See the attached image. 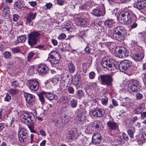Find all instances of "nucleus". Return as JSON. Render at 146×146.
Segmentation results:
<instances>
[{
    "mask_svg": "<svg viewBox=\"0 0 146 146\" xmlns=\"http://www.w3.org/2000/svg\"><path fill=\"white\" fill-rule=\"evenodd\" d=\"M33 115L32 113H24L21 116V120L22 122L27 125L31 132L36 133V131L33 129L34 126L33 120Z\"/></svg>",
    "mask_w": 146,
    "mask_h": 146,
    "instance_id": "obj_1",
    "label": "nucleus"
},
{
    "mask_svg": "<svg viewBox=\"0 0 146 146\" xmlns=\"http://www.w3.org/2000/svg\"><path fill=\"white\" fill-rule=\"evenodd\" d=\"M113 62V58L110 57L106 56L103 58L101 64L104 68L111 71L113 73L115 72L117 70L116 66Z\"/></svg>",
    "mask_w": 146,
    "mask_h": 146,
    "instance_id": "obj_2",
    "label": "nucleus"
},
{
    "mask_svg": "<svg viewBox=\"0 0 146 146\" xmlns=\"http://www.w3.org/2000/svg\"><path fill=\"white\" fill-rule=\"evenodd\" d=\"M132 14L129 12L122 11L119 15L118 21L121 24H129L132 22Z\"/></svg>",
    "mask_w": 146,
    "mask_h": 146,
    "instance_id": "obj_3",
    "label": "nucleus"
},
{
    "mask_svg": "<svg viewBox=\"0 0 146 146\" xmlns=\"http://www.w3.org/2000/svg\"><path fill=\"white\" fill-rule=\"evenodd\" d=\"M40 34L37 31H33L28 35V42L29 45L33 46L36 44Z\"/></svg>",
    "mask_w": 146,
    "mask_h": 146,
    "instance_id": "obj_4",
    "label": "nucleus"
},
{
    "mask_svg": "<svg viewBox=\"0 0 146 146\" xmlns=\"http://www.w3.org/2000/svg\"><path fill=\"white\" fill-rule=\"evenodd\" d=\"M115 56L120 58H124L129 55V52L123 46H118L114 50Z\"/></svg>",
    "mask_w": 146,
    "mask_h": 146,
    "instance_id": "obj_5",
    "label": "nucleus"
},
{
    "mask_svg": "<svg viewBox=\"0 0 146 146\" xmlns=\"http://www.w3.org/2000/svg\"><path fill=\"white\" fill-rule=\"evenodd\" d=\"M48 58L51 64H55L59 62L60 56L58 52L52 51L49 54Z\"/></svg>",
    "mask_w": 146,
    "mask_h": 146,
    "instance_id": "obj_6",
    "label": "nucleus"
},
{
    "mask_svg": "<svg viewBox=\"0 0 146 146\" xmlns=\"http://www.w3.org/2000/svg\"><path fill=\"white\" fill-rule=\"evenodd\" d=\"M100 79L104 84L108 86H111L113 79L110 74H104L100 75Z\"/></svg>",
    "mask_w": 146,
    "mask_h": 146,
    "instance_id": "obj_7",
    "label": "nucleus"
},
{
    "mask_svg": "<svg viewBox=\"0 0 146 146\" xmlns=\"http://www.w3.org/2000/svg\"><path fill=\"white\" fill-rule=\"evenodd\" d=\"M139 82L137 80H131L128 85L129 90L130 92H135L138 91L140 87Z\"/></svg>",
    "mask_w": 146,
    "mask_h": 146,
    "instance_id": "obj_8",
    "label": "nucleus"
},
{
    "mask_svg": "<svg viewBox=\"0 0 146 146\" xmlns=\"http://www.w3.org/2000/svg\"><path fill=\"white\" fill-rule=\"evenodd\" d=\"M19 139L21 143L26 142L28 139V133L26 130L22 128L18 131V133Z\"/></svg>",
    "mask_w": 146,
    "mask_h": 146,
    "instance_id": "obj_9",
    "label": "nucleus"
},
{
    "mask_svg": "<svg viewBox=\"0 0 146 146\" xmlns=\"http://www.w3.org/2000/svg\"><path fill=\"white\" fill-rule=\"evenodd\" d=\"M132 65L131 61L129 60H125L120 62L119 66V69L122 71L127 70Z\"/></svg>",
    "mask_w": 146,
    "mask_h": 146,
    "instance_id": "obj_10",
    "label": "nucleus"
},
{
    "mask_svg": "<svg viewBox=\"0 0 146 146\" xmlns=\"http://www.w3.org/2000/svg\"><path fill=\"white\" fill-rule=\"evenodd\" d=\"M29 89L33 92H36L39 88L38 82L36 80L32 79L29 80Z\"/></svg>",
    "mask_w": 146,
    "mask_h": 146,
    "instance_id": "obj_11",
    "label": "nucleus"
},
{
    "mask_svg": "<svg viewBox=\"0 0 146 146\" xmlns=\"http://www.w3.org/2000/svg\"><path fill=\"white\" fill-rule=\"evenodd\" d=\"M24 95L27 102L29 105H32L34 104L35 100L34 96L27 93H25Z\"/></svg>",
    "mask_w": 146,
    "mask_h": 146,
    "instance_id": "obj_12",
    "label": "nucleus"
},
{
    "mask_svg": "<svg viewBox=\"0 0 146 146\" xmlns=\"http://www.w3.org/2000/svg\"><path fill=\"white\" fill-rule=\"evenodd\" d=\"M37 71L39 74L42 75L46 74L48 71V67L43 64H41L39 65Z\"/></svg>",
    "mask_w": 146,
    "mask_h": 146,
    "instance_id": "obj_13",
    "label": "nucleus"
},
{
    "mask_svg": "<svg viewBox=\"0 0 146 146\" xmlns=\"http://www.w3.org/2000/svg\"><path fill=\"white\" fill-rule=\"evenodd\" d=\"M101 140V137L100 134L96 133L93 135L92 141L94 144L96 145H98L100 143Z\"/></svg>",
    "mask_w": 146,
    "mask_h": 146,
    "instance_id": "obj_14",
    "label": "nucleus"
},
{
    "mask_svg": "<svg viewBox=\"0 0 146 146\" xmlns=\"http://www.w3.org/2000/svg\"><path fill=\"white\" fill-rule=\"evenodd\" d=\"M80 77V75L77 74L75 75L73 79V84L77 87H79L81 85V82Z\"/></svg>",
    "mask_w": 146,
    "mask_h": 146,
    "instance_id": "obj_15",
    "label": "nucleus"
},
{
    "mask_svg": "<svg viewBox=\"0 0 146 146\" xmlns=\"http://www.w3.org/2000/svg\"><path fill=\"white\" fill-rule=\"evenodd\" d=\"M92 126L98 130H102L103 128L102 122L98 121H95L93 122L92 123Z\"/></svg>",
    "mask_w": 146,
    "mask_h": 146,
    "instance_id": "obj_16",
    "label": "nucleus"
},
{
    "mask_svg": "<svg viewBox=\"0 0 146 146\" xmlns=\"http://www.w3.org/2000/svg\"><path fill=\"white\" fill-rule=\"evenodd\" d=\"M108 128L110 130L116 129L118 128V125L116 123L113 121H109L107 123Z\"/></svg>",
    "mask_w": 146,
    "mask_h": 146,
    "instance_id": "obj_17",
    "label": "nucleus"
},
{
    "mask_svg": "<svg viewBox=\"0 0 146 146\" xmlns=\"http://www.w3.org/2000/svg\"><path fill=\"white\" fill-rule=\"evenodd\" d=\"M139 9H141L146 7V0H138L136 5Z\"/></svg>",
    "mask_w": 146,
    "mask_h": 146,
    "instance_id": "obj_18",
    "label": "nucleus"
},
{
    "mask_svg": "<svg viewBox=\"0 0 146 146\" xmlns=\"http://www.w3.org/2000/svg\"><path fill=\"white\" fill-rule=\"evenodd\" d=\"M144 57V54L142 53H139L137 54H134L133 56V59L137 62L141 61Z\"/></svg>",
    "mask_w": 146,
    "mask_h": 146,
    "instance_id": "obj_19",
    "label": "nucleus"
},
{
    "mask_svg": "<svg viewBox=\"0 0 146 146\" xmlns=\"http://www.w3.org/2000/svg\"><path fill=\"white\" fill-rule=\"evenodd\" d=\"M113 32L125 35L126 34V31L123 27L118 26L115 28Z\"/></svg>",
    "mask_w": 146,
    "mask_h": 146,
    "instance_id": "obj_20",
    "label": "nucleus"
},
{
    "mask_svg": "<svg viewBox=\"0 0 146 146\" xmlns=\"http://www.w3.org/2000/svg\"><path fill=\"white\" fill-rule=\"evenodd\" d=\"M124 35L113 32V38L118 41H121L123 40L124 38Z\"/></svg>",
    "mask_w": 146,
    "mask_h": 146,
    "instance_id": "obj_21",
    "label": "nucleus"
},
{
    "mask_svg": "<svg viewBox=\"0 0 146 146\" xmlns=\"http://www.w3.org/2000/svg\"><path fill=\"white\" fill-rule=\"evenodd\" d=\"M145 108V104L142 103L139 107L136 108L134 110V113L137 114H141L144 110Z\"/></svg>",
    "mask_w": 146,
    "mask_h": 146,
    "instance_id": "obj_22",
    "label": "nucleus"
},
{
    "mask_svg": "<svg viewBox=\"0 0 146 146\" xmlns=\"http://www.w3.org/2000/svg\"><path fill=\"white\" fill-rule=\"evenodd\" d=\"M62 77L61 75L57 74L54 76L52 81V83L54 85L57 84L59 82H61L62 80Z\"/></svg>",
    "mask_w": 146,
    "mask_h": 146,
    "instance_id": "obj_23",
    "label": "nucleus"
},
{
    "mask_svg": "<svg viewBox=\"0 0 146 146\" xmlns=\"http://www.w3.org/2000/svg\"><path fill=\"white\" fill-rule=\"evenodd\" d=\"M36 15V14L35 13H29L27 15L26 19L29 22L31 23L33 20L34 19Z\"/></svg>",
    "mask_w": 146,
    "mask_h": 146,
    "instance_id": "obj_24",
    "label": "nucleus"
},
{
    "mask_svg": "<svg viewBox=\"0 0 146 146\" xmlns=\"http://www.w3.org/2000/svg\"><path fill=\"white\" fill-rule=\"evenodd\" d=\"M44 95L49 100H52L57 98V96L56 95L51 93H46Z\"/></svg>",
    "mask_w": 146,
    "mask_h": 146,
    "instance_id": "obj_25",
    "label": "nucleus"
},
{
    "mask_svg": "<svg viewBox=\"0 0 146 146\" xmlns=\"http://www.w3.org/2000/svg\"><path fill=\"white\" fill-rule=\"evenodd\" d=\"M75 135V133L73 131H70L68 132L66 137V139L68 140L71 141L72 140Z\"/></svg>",
    "mask_w": 146,
    "mask_h": 146,
    "instance_id": "obj_26",
    "label": "nucleus"
},
{
    "mask_svg": "<svg viewBox=\"0 0 146 146\" xmlns=\"http://www.w3.org/2000/svg\"><path fill=\"white\" fill-rule=\"evenodd\" d=\"M78 119L80 121H83L86 119L85 114L81 111H79L77 113Z\"/></svg>",
    "mask_w": 146,
    "mask_h": 146,
    "instance_id": "obj_27",
    "label": "nucleus"
},
{
    "mask_svg": "<svg viewBox=\"0 0 146 146\" xmlns=\"http://www.w3.org/2000/svg\"><path fill=\"white\" fill-rule=\"evenodd\" d=\"M92 14L97 17H99L102 15V12L101 10L98 9H95L93 10Z\"/></svg>",
    "mask_w": 146,
    "mask_h": 146,
    "instance_id": "obj_28",
    "label": "nucleus"
},
{
    "mask_svg": "<svg viewBox=\"0 0 146 146\" xmlns=\"http://www.w3.org/2000/svg\"><path fill=\"white\" fill-rule=\"evenodd\" d=\"M2 11V15L4 17L7 15L10 12L9 7L7 6L4 7Z\"/></svg>",
    "mask_w": 146,
    "mask_h": 146,
    "instance_id": "obj_29",
    "label": "nucleus"
},
{
    "mask_svg": "<svg viewBox=\"0 0 146 146\" xmlns=\"http://www.w3.org/2000/svg\"><path fill=\"white\" fill-rule=\"evenodd\" d=\"M68 68L69 72L70 73H73L75 70V67L72 63H70L68 64Z\"/></svg>",
    "mask_w": 146,
    "mask_h": 146,
    "instance_id": "obj_30",
    "label": "nucleus"
},
{
    "mask_svg": "<svg viewBox=\"0 0 146 146\" xmlns=\"http://www.w3.org/2000/svg\"><path fill=\"white\" fill-rule=\"evenodd\" d=\"M104 25L106 27L110 28L113 27V24L112 20L108 19L105 22Z\"/></svg>",
    "mask_w": 146,
    "mask_h": 146,
    "instance_id": "obj_31",
    "label": "nucleus"
},
{
    "mask_svg": "<svg viewBox=\"0 0 146 146\" xmlns=\"http://www.w3.org/2000/svg\"><path fill=\"white\" fill-rule=\"evenodd\" d=\"M15 5V6L19 9H20L23 7L22 2L20 0H18L16 2Z\"/></svg>",
    "mask_w": 146,
    "mask_h": 146,
    "instance_id": "obj_32",
    "label": "nucleus"
},
{
    "mask_svg": "<svg viewBox=\"0 0 146 146\" xmlns=\"http://www.w3.org/2000/svg\"><path fill=\"white\" fill-rule=\"evenodd\" d=\"M26 37L25 35L20 36L17 38V40L19 42H24L26 40Z\"/></svg>",
    "mask_w": 146,
    "mask_h": 146,
    "instance_id": "obj_33",
    "label": "nucleus"
},
{
    "mask_svg": "<svg viewBox=\"0 0 146 146\" xmlns=\"http://www.w3.org/2000/svg\"><path fill=\"white\" fill-rule=\"evenodd\" d=\"M70 103L71 106L73 108H75L77 106V101L74 99H73L71 100Z\"/></svg>",
    "mask_w": 146,
    "mask_h": 146,
    "instance_id": "obj_34",
    "label": "nucleus"
},
{
    "mask_svg": "<svg viewBox=\"0 0 146 146\" xmlns=\"http://www.w3.org/2000/svg\"><path fill=\"white\" fill-rule=\"evenodd\" d=\"M12 53L15 54L19 53L21 51L20 49L18 47H14L10 48Z\"/></svg>",
    "mask_w": 146,
    "mask_h": 146,
    "instance_id": "obj_35",
    "label": "nucleus"
},
{
    "mask_svg": "<svg viewBox=\"0 0 146 146\" xmlns=\"http://www.w3.org/2000/svg\"><path fill=\"white\" fill-rule=\"evenodd\" d=\"M3 56L5 58L9 59L11 58V53L9 51H5L3 53Z\"/></svg>",
    "mask_w": 146,
    "mask_h": 146,
    "instance_id": "obj_36",
    "label": "nucleus"
},
{
    "mask_svg": "<svg viewBox=\"0 0 146 146\" xmlns=\"http://www.w3.org/2000/svg\"><path fill=\"white\" fill-rule=\"evenodd\" d=\"M44 94H43L42 93H40L38 95L39 100L42 103H43L45 102V98L44 95Z\"/></svg>",
    "mask_w": 146,
    "mask_h": 146,
    "instance_id": "obj_37",
    "label": "nucleus"
},
{
    "mask_svg": "<svg viewBox=\"0 0 146 146\" xmlns=\"http://www.w3.org/2000/svg\"><path fill=\"white\" fill-rule=\"evenodd\" d=\"M9 93L11 95H14L17 94L18 91L17 89H11L9 90Z\"/></svg>",
    "mask_w": 146,
    "mask_h": 146,
    "instance_id": "obj_38",
    "label": "nucleus"
},
{
    "mask_svg": "<svg viewBox=\"0 0 146 146\" xmlns=\"http://www.w3.org/2000/svg\"><path fill=\"white\" fill-rule=\"evenodd\" d=\"M76 94L77 96L80 97H81L83 96L84 92L82 90L80 89L77 91Z\"/></svg>",
    "mask_w": 146,
    "mask_h": 146,
    "instance_id": "obj_39",
    "label": "nucleus"
},
{
    "mask_svg": "<svg viewBox=\"0 0 146 146\" xmlns=\"http://www.w3.org/2000/svg\"><path fill=\"white\" fill-rule=\"evenodd\" d=\"M127 133L131 139L133 138L134 132L133 130L128 129L127 131Z\"/></svg>",
    "mask_w": 146,
    "mask_h": 146,
    "instance_id": "obj_40",
    "label": "nucleus"
},
{
    "mask_svg": "<svg viewBox=\"0 0 146 146\" xmlns=\"http://www.w3.org/2000/svg\"><path fill=\"white\" fill-rule=\"evenodd\" d=\"M35 54L34 53L31 52L28 53L27 57V60L29 61L32 58L33 56L35 55Z\"/></svg>",
    "mask_w": 146,
    "mask_h": 146,
    "instance_id": "obj_41",
    "label": "nucleus"
},
{
    "mask_svg": "<svg viewBox=\"0 0 146 146\" xmlns=\"http://www.w3.org/2000/svg\"><path fill=\"white\" fill-rule=\"evenodd\" d=\"M95 73L93 71L90 72L89 74V78L91 79H94L95 77Z\"/></svg>",
    "mask_w": 146,
    "mask_h": 146,
    "instance_id": "obj_42",
    "label": "nucleus"
},
{
    "mask_svg": "<svg viewBox=\"0 0 146 146\" xmlns=\"http://www.w3.org/2000/svg\"><path fill=\"white\" fill-rule=\"evenodd\" d=\"M78 22L81 25H85L86 23V21L82 18L79 19Z\"/></svg>",
    "mask_w": 146,
    "mask_h": 146,
    "instance_id": "obj_43",
    "label": "nucleus"
},
{
    "mask_svg": "<svg viewBox=\"0 0 146 146\" xmlns=\"http://www.w3.org/2000/svg\"><path fill=\"white\" fill-rule=\"evenodd\" d=\"M66 37V35L64 33L60 34L58 36V38L59 40H62L65 39Z\"/></svg>",
    "mask_w": 146,
    "mask_h": 146,
    "instance_id": "obj_44",
    "label": "nucleus"
},
{
    "mask_svg": "<svg viewBox=\"0 0 146 146\" xmlns=\"http://www.w3.org/2000/svg\"><path fill=\"white\" fill-rule=\"evenodd\" d=\"M108 101V98H102V104L104 105H106Z\"/></svg>",
    "mask_w": 146,
    "mask_h": 146,
    "instance_id": "obj_45",
    "label": "nucleus"
},
{
    "mask_svg": "<svg viewBox=\"0 0 146 146\" xmlns=\"http://www.w3.org/2000/svg\"><path fill=\"white\" fill-rule=\"evenodd\" d=\"M11 99V97L8 93L6 94V96L5 98V100L6 101L9 102Z\"/></svg>",
    "mask_w": 146,
    "mask_h": 146,
    "instance_id": "obj_46",
    "label": "nucleus"
},
{
    "mask_svg": "<svg viewBox=\"0 0 146 146\" xmlns=\"http://www.w3.org/2000/svg\"><path fill=\"white\" fill-rule=\"evenodd\" d=\"M98 110V117H101L102 116L104 115V113L101 110L99 109Z\"/></svg>",
    "mask_w": 146,
    "mask_h": 146,
    "instance_id": "obj_47",
    "label": "nucleus"
},
{
    "mask_svg": "<svg viewBox=\"0 0 146 146\" xmlns=\"http://www.w3.org/2000/svg\"><path fill=\"white\" fill-rule=\"evenodd\" d=\"M68 90L70 94H73L74 92V89L71 86L68 87Z\"/></svg>",
    "mask_w": 146,
    "mask_h": 146,
    "instance_id": "obj_48",
    "label": "nucleus"
},
{
    "mask_svg": "<svg viewBox=\"0 0 146 146\" xmlns=\"http://www.w3.org/2000/svg\"><path fill=\"white\" fill-rule=\"evenodd\" d=\"M57 2L58 4L60 5H62L65 2L64 0H57Z\"/></svg>",
    "mask_w": 146,
    "mask_h": 146,
    "instance_id": "obj_49",
    "label": "nucleus"
},
{
    "mask_svg": "<svg viewBox=\"0 0 146 146\" xmlns=\"http://www.w3.org/2000/svg\"><path fill=\"white\" fill-rule=\"evenodd\" d=\"M136 97L137 99L140 100L143 98V96L141 94L138 93L136 94Z\"/></svg>",
    "mask_w": 146,
    "mask_h": 146,
    "instance_id": "obj_50",
    "label": "nucleus"
},
{
    "mask_svg": "<svg viewBox=\"0 0 146 146\" xmlns=\"http://www.w3.org/2000/svg\"><path fill=\"white\" fill-rule=\"evenodd\" d=\"M29 3L31 6L33 7H35L37 5V3L35 1H33L29 2Z\"/></svg>",
    "mask_w": 146,
    "mask_h": 146,
    "instance_id": "obj_51",
    "label": "nucleus"
},
{
    "mask_svg": "<svg viewBox=\"0 0 146 146\" xmlns=\"http://www.w3.org/2000/svg\"><path fill=\"white\" fill-rule=\"evenodd\" d=\"M91 50V49L89 46H86L85 49V52L88 53H90Z\"/></svg>",
    "mask_w": 146,
    "mask_h": 146,
    "instance_id": "obj_52",
    "label": "nucleus"
},
{
    "mask_svg": "<svg viewBox=\"0 0 146 146\" xmlns=\"http://www.w3.org/2000/svg\"><path fill=\"white\" fill-rule=\"evenodd\" d=\"M19 16L17 14H14L13 15V21H17L18 19Z\"/></svg>",
    "mask_w": 146,
    "mask_h": 146,
    "instance_id": "obj_53",
    "label": "nucleus"
},
{
    "mask_svg": "<svg viewBox=\"0 0 146 146\" xmlns=\"http://www.w3.org/2000/svg\"><path fill=\"white\" fill-rule=\"evenodd\" d=\"M18 85V82L16 80L13 81L12 83V86L13 87H16Z\"/></svg>",
    "mask_w": 146,
    "mask_h": 146,
    "instance_id": "obj_54",
    "label": "nucleus"
},
{
    "mask_svg": "<svg viewBox=\"0 0 146 146\" xmlns=\"http://www.w3.org/2000/svg\"><path fill=\"white\" fill-rule=\"evenodd\" d=\"M98 110H94L92 112V113L93 115L97 117L98 116Z\"/></svg>",
    "mask_w": 146,
    "mask_h": 146,
    "instance_id": "obj_55",
    "label": "nucleus"
},
{
    "mask_svg": "<svg viewBox=\"0 0 146 146\" xmlns=\"http://www.w3.org/2000/svg\"><path fill=\"white\" fill-rule=\"evenodd\" d=\"M122 135L123 138L125 140L127 141L128 140L129 137L127 134H126L125 133H123L122 134Z\"/></svg>",
    "mask_w": 146,
    "mask_h": 146,
    "instance_id": "obj_56",
    "label": "nucleus"
},
{
    "mask_svg": "<svg viewBox=\"0 0 146 146\" xmlns=\"http://www.w3.org/2000/svg\"><path fill=\"white\" fill-rule=\"evenodd\" d=\"M52 42L54 46H56L58 44L57 41L55 39H52Z\"/></svg>",
    "mask_w": 146,
    "mask_h": 146,
    "instance_id": "obj_57",
    "label": "nucleus"
},
{
    "mask_svg": "<svg viewBox=\"0 0 146 146\" xmlns=\"http://www.w3.org/2000/svg\"><path fill=\"white\" fill-rule=\"evenodd\" d=\"M40 134L42 136H44L46 135L45 132L44 131L42 130H40Z\"/></svg>",
    "mask_w": 146,
    "mask_h": 146,
    "instance_id": "obj_58",
    "label": "nucleus"
},
{
    "mask_svg": "<svg viewBox=\"0 0 146 146\" xmlns=\"http://www.w3.org/2000/svg\"><path fill=\"white\" fill-rule=\"evenodd\" d=\"M45 6L47 8L50 9L52 6V4L51 3H47Z\"/></svg>",
    "mask_w": 146,
    "mask_h": 146,
    "instance_id": "obj_59",
    "label": "nucleus"
},
{
    "mask_svg": "<svg viewBox=\"0 0 146 146\" xmlns=\"http://www.w3.org/2000/svg\"><path fill=\"white\" fill-rule=\"evenodd\" d=\"M141 116L143 118H144L146 117V111L141 113Z\"/></svg>",
    "mask_w": 146,
    "mask_h": 146,
    "instance_id": "obj_60",
    "label": "nucleus"
},
{
    "mask_svg": "<svg viewBox=\"0 0 146 146\" xmlns=\"http://www.w3.org/2000/svg\"><path fill=\"white\" fill-rule=\"evenodd\" d=\"M46 141L45 140H43L40 143V146H45Z\"/></svg>",
    "mask_w": 146,
    "mask_h": 146,
    "instance_id": "obj_61",
    "label": "nucleus"
},
{
    "mask_svg": "<svg viewBox=\"0 0 146 146\" xmlns=\"http://www.w3.org/2000/svg\"><path fill=\"white\" fill-rule=\"evenodd\" d=\"M133 103V101L131 100H130L128 102V104L127 105V107H130L132 106Z\"/></svg>",
    "mask_w": 146,
    "mask_h": 146,
    "instance_id": "obj_62",
    "label": "nucleus"
},
{
    "mask_svg": "<svg viewBox=\"0 0 146 146\" xmlns=\"http://www.w3.org/2000/svg\"><path fill=\"white\" fill-rule=\"evenodd\" d=\"M112 102L113 104L115 106H116L118 105L117 102L114 99L112 100Z\"/></svg>",
    "mask_w": 146,
    "mask_h": 146,
    "instance_id": "obj_63",
    "label": "nucleus"
},
{
    "mask_svg": "<svg viewBox=\"0 0 146 146\" xmlns=\"http://www.w3.org/2000/svg\"><path fill=\"white\" fill-rule=\"evenodd\" d=\"M137 23H134L132 25L131 28L132 29L135 28L137 26Z\"/></svg>",
    "mask_w": 146,
    "mask_h": 146,
    "instance_id": "obj_64",
    "label": "nucleus"
}]
</instances>
